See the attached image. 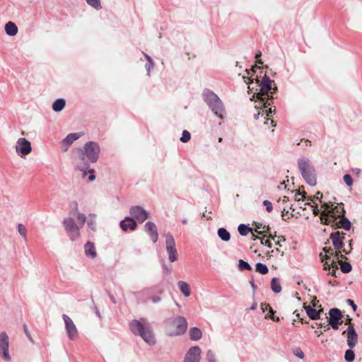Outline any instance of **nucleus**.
Segmentation results:
<instances>
[{
	"mask_svg": "<svg viewBox=\"0 0 362 362\" xmlns=\"http://www.w3.org/2000/svg\"><path fill=\"white\" fill-rule=\"evenodd\" d=\"M101 149L96 141H90L78 149V162L77 169L83 173V177L89 174L88 180L93 182L95 180V170L90 168V163H95L99 159Z\"/></svg>",
	"mask_w": 362,
	"mask_h": 362,
	"instance_id": "nucleus-1",
	"label": "nucleus"
},
{
	"mask_svg": "<svg viewBox=\"0 0 362 362\" xmlns=\"http://www.w3.org/2000/svg\"><path fill=\"white\" fill-rule=\"evenodd\" d=\"M202 97L215 117L221 120L226 118L227 113L225 105L216 93L209 88H204Z\"/></svg>",
	"mask_w": 362,
	"mask_h": 362,
	"instance_id": "nucleus-2",
	"label": "nucleus"
},
{
	"mask_svg": "<svg viewBox=\"0 0 362 362\" xmlns=\"http://www.w3.org/2000/svg\"><path fill=\"white\" fill-rule=\"evenodd\" d=\"M129 329L134 335L141 337L148 345L156 344V339L153 329L144 318L132 320L129 323Z\"/></svg>",
	"mask_w": 362,
	"mask_h": 362,
	"instance_id": "nucleus-3",
	"label": "nucleus"
},
{
	"mask_svg": "<svg viewBox=\"0 0 362 362\" xmlns=\"http://www.w3.org/2000/svg\"><path fill=\"white\" fill-rule=\"evenodd\" d=\"M298 168L305 182L313 187L317 184V176L315 166L311 160L306 157L299 158L297 160Z\"/></svg>",
	"mask_w": 362,
	"mask_h": 362,
	"instance_id": "nucleus-4",
	"label": "nucleus"
},
{
	"mask_svg": "<svg viewBox=\"0 0 362 362\" xmlns=\"http://www.w3.org/2000/svg\"><path fill=\"white\" fill-rule=\"evenodd\" d=\"M259 86V91L252 96L251 100L263 98L274 99L273 95L277 91V87L274 81L271 80L267 75L265 74L262 77Z\"/></svg>",
	"mask_w": 362,
	"mask_h": 362,
	"instance_id": "nucleus-5",
	"label": "nucleus"
},
{
	"mask_svg": "<svg viewBox=\"0 0 362 362\" xmlns=\"http://www.w3.org/2000/svg\"><path fill=\"white\" fill-rule=\"evenodd\" d=\"M164 325L165 334L170 337L184 334L187 327L186 318H167Z\"/></svg>",
	"mask_w": 362,
	"mask_h": 362,
	"instance_id": "nucleus-6",
	"label": "nucleus"
},
{
	"mask_svg": "<svg viewBox=\"0 0 362 362\" xmlns=\"http://www.w3.org/2000/svg\"><path fill=\"white\" fill-rule=\"evenodd\" d=\"M64 230L71 241H75L80 236V226L76 223L72 217H66L62 221Z\"/></svg>",
	"mask_w": 362,
	"mask_h": 362,
	"instance_id": "nucleus-7",
	"label": "nucleus"
},
{
	"mask_svg": "<svg viewBox=\"0 0 362 362\" xmlns=\"http://www.w3.org/2000/svg\"><path fill=\"white\" fill-rule=\"evenodd\" d=\"M339 218L340 215L337 214L334 210L322 211L320 216V219L322 224L331 226V227L333 228H335L337 225V220Z\"/></svg>",
	"mask_w": 362,
	"mask_h": 362,
	"instance_id": "nucleus-8",
	"label": "nucleus"
},
{
	"mask_svg": "<svg viewBox=\"0 0 362 362\" xmlns=\"http://www.w3.org/2000/svg\"><path fill=\"white\" fill-rule=\"evenodd\" d=\"M165 245L169 261L170 262H175L177 259V252L175 247V239L170 233L166 235Z\"/></svg>",
	"mask_w": 362,
	"mask_h": 362,
	"instance_id": "nucleus-9",
	"label": "nucleus"
},
{
	"mask_svg": "<svg viewBox=\"0 0 362 362\" xmlns=\"http://www.w3.org/2000/svg\"><path fill=\"white\" fill-rule=\"evenodd\" d=\"M129 214L131 215L130 217H132L133 219L140 223H144L148 217V211L139 205L132 206L129 209Z\"/></svg>",
	"mask_w": 362,
	"mask_h": 362,
	"instance_id": "nucleus-10",
	"label": "nucleus"
},
{
	"mask_svg": "<svg viewBox=\"0 0 362 362\" xmlns=\"http://www.w3.org/2000/svg\"><path fill=\"white\" fill-rule=\"evenodd\" d=\"M8 337L5 332L0 334V355L6 361H10L11 358L8 351Z\"/></svg>",
	"mask_w": 362,
	"mask_h": 362,
	"instance_id": "nucleus-11",
	"label": "nucleus"
},
{
	"mask_svg": "<svg viewBox=\"0 0 362 362\" xmlns=\"http://www.w3.org/2000/svg\"><path fill=\"white\" fill-rule=\"evenodd\" d=\"M16 151L18 155L23 157L31 152V143L25 138H19L16 142Z\"/></svg>",
	"mask_w": 362,
	"mask_h": 362,
	"instance_id": "nucleus-12",
	"label": "nucleus"
},
{
	"mask_svg": "<svg viewBox=\"0 0 362 362\" xmlns=\"http://www.w3.org/2000/svg\"><path fill=\"white\" fill-rule=\"evenodd\" d=\"M201 349L198 346H194L189 349L185 354L183 362H199L201 358Z\"/></svg>",
	"mask_w": 362,
	"mask_h": 362,
	"instance_id": "nucleus-13",
	"label": "nucleus"
},
{
	"mask_svg": "<svg viewBox=\"0 0 362 362\" xmlns=\"http://www.w3.org/2000/svg\"><path fill=\"white\" fill-rule=\"evenodd\" d=\"M119 226L124 232H127L128 230L134 231L137 228V222L132 217L126 216L119 222Z\"/></svg>",
	"mask_w": 362,
	"mask_h": 362,
	"instance_id": "nucleus-14",
	"label": "nucleus"
},
{
	"mask_svg": "<svg viewBox=\"0 0 362 362\" xmlns=\"http://www.w3.org/2000/svg\"><path fill=\"white\" fill-rule=\"evenodd\" d=\"M65 322V327L69 338L71 340L76 339L78 336V331L76 325L71 318H63Z\"/></svg>",
	"mask_w": 362,
	"mask_h": 362,
	"instance_id": "nucleus-15",
	"label": "nucleus"
},
{
	"mask_svg": "<svg viewBox=\"0 0 362 362\" xmlns=\"http://www.w3.org/2000/svg\"><path fill=\"white\" fill-rule=\"evenodd\" d=\"M144 228L153 243H156L158 238V230L156 224L152 221H148L145 223Z\"/></svg>",
	"mask_w": 362,
	"mask_h": 362,
	"instance_id": "nucleus-16",
	"label": "nucleus"
},
{
	"mask_svg": "<svg viewBox=\"0 0 362 362\" xmlns=\"http://www.w3.org/2000/svg\"><path fill=\"white\" fill-rule=\"evenodd\" d=\"M347 332V345L350 349H353L357 344L358 335L354 327L352 325L349 326Z\"/></svg>",
	"mask_w": 362,
	"mask_h": 362,
	"instance_id": "nucleus-17",
	"label": "nucleus"
},
{
	"mask_svg": "<svg viewBox=\"0 0 362 362\" xmlns=\"http://www.w3.org/2000/svg\"><path fill=\"white\" fill-rule=\"evenodd\" d=\"M329 238L332 240V245L335 249L340 250L343 248L344 238L341 236L340 233L339 231L331 233Z\"/></svg>",
	"mask_w": 362,
	"mask_h": 362,
	"instance_id": "nucleus-18",
	"label": "nucleus"
},
{
	"mask_svg": "<svg viewBox=\"0 0 362 362\" xmlns=\"http://www.w3.org/2000/svg\"><path fill=\"white\" fill-rule=\"evenodd\" d=\"M273 99H268V98H263L260 100H255V101H259V107L255 106L257 109L261 107L263 109H265L266 114L267 116L271 115L272 113L275 112V108L272 109L271 106V103L269 100H272Z\"/></svg>",
	"mask_w": 362,
	"mask_h": 362,
	"instance_id": "nucleus-19",
	"label": "nucleus"
},
{
	"mask_svg": "<svg viewBox=\"0 0 362 362\" xmlns=\"http://www.w3.org/2000/svg\"><path fill=\"white\" fill-rule=\"evenodd\" d=\"M81 136V133H70L62 141V144L66 147L65 150H67L68 147Z\"/></svg>",
	"mask_w": 362,
	"mask_h": 362,
	"instance_id": "nucleus-20",
	"label": "nucleus"
},
{
	"mask_svg": "<svg viewBox=\"0 0 362 362\" xmlns=\"http://www.w3.org/2000/svg\"><path fill=\"white\" fill-rule=\"evenodd\" d=\"M351 227V223L349 219L343 216L339 221H337L335 228H342L346 231L349 230Z\"/></svg>",
	"mask_w": 362,
	"mask_h": 362,
	"instance_id": "nucleus-21",
	"label": "nucleus"
},
{
	"mask_svg": "<svg viewBox=\"0 0 362 362\" xmlns=\"http://www.w3.org/2000/svg\"><path fill=\"white\" fill-rule=\"evenodd\" d=\"M85 254L87 257L95 258L97 255L93 243L87 242L84 245Z\"/></svg>",
	"mask_w": 362,
	"mask_h": 362,
	"instance_id": "nucleus-22",
	"label": "nucleus"
},
{
	"mask_svg": "<svg viewBox=\"0 0 362 362\" xmlns=\"http://www.w3.org/2000/svg\"><path fill=\"white\" fill-rule=\"evenodd\" d=\"M5 32L8 36H14L18 33V27L11 21H8L5 25Z\"/></svg>",
	"mask_w": 362,
	"mask_h": 362,
	"instance_id": "nucleus-23",
	"label": "nucleus"
},
{
	"mask_svg": "<svg viewBox=\"0 0 362 362\" xmlns=\"http://www.w3.org/2000/svg\"><path fill=\"white\" fill-rule=\"evenodd\" d=\"M177 286L180 289V291L182 292V293L185 296L188 297L191 294V290L189 285L183 281H179L177 282Z\"/></svg>",
	"mask_w": 362,
	"mask_h": 362,
	"instance_id": "nucleus-24",
	"label": "nucleus"
},
{
	"mask_svg": "<svg viewBox=\"0 0 362 362\" xmlns=\"http://www.w3.org/2000/svg\"><path fill=\"white\" fill-rule=\"evenodd\" d=\"M66 105V100L64 98H58L52 103V110L56 112H61Z\"/></svg>",
	"mask_w": 362,
	"mask_h": 362,
	"instance_id": "nucleus-25",
	"label": "nucleus"
},
{
	"mask_svg": "<svg viewBox=\"0 0 362 362\" xmlns=\"http://www.w3.org/2000/svg\"><path fill=\"white\" fill-rule=\"evenodd\" d=\"M217 234L219 238L224 242H228L230 240V234L225 228H219Z\"/></svg>",
	"mask_w": 362,
	"mask_h": 362,
	"instance_id": "nucleus-26",
	"label": "nucleus"
},
{
	"mask_svg": "<svg viewBox=\"0 0 362 362\" xmlns=\"http://www.w3.org/2000/svg\"><path fill=\"white\" fill-rule=\"evenodd\" d=\"M271 288L275 293H279L281 291V286L279 279L274 277L271 281Z\"/></svg>",
	"mask_w": 362,
	"mask_h": 362,
	"instance_id": "nucleus-27",
	"label": "nucleus"
},
{
	"mask_svg": "<svg viewBox=\"0 0 362 362\" xmlns=\"http://www.w3.org/2000/svg\"><path fill=\"white\" fill-rule=\"evenodd\" d=\"M75 209L76 211V219L78 222V226H80V228H82L85 222L86 221V216L84 214L81 213L78 211V204L77 202H75Z\"/></svg>",
	"mask_w": 362,
	"mask_h": 362,
	"instance_id": "nucleus-28",
	"label": "nucleus"
},
{
	"mask_svg": "<svg viewBox=\"0 0 362 362\" xmlns=\"http://www.w3.org/2000/svg\"><path fill=\"white\" fill-rule=\"evenodd\" d=\"M190 339L194 341H197L202 338V333L197 327H192L189 330Z\"/></svg>",
	"mask_w": 362,
	"mask_h": 362,
	"instance_id": "nucleus-29",
	"label": "nucleus"
},
{
	"mask_svg": "<svg viewBox=\"0 0 362 362\" xmlns=\"http://www.w3.org/2000/svg\"><path fill=\"white\" fill-rule=\"evenodd\" d=\"M303 308L305 309L308 317H318L316 308H313L310 305L303 304Z\"/></svg>",
	"mask_w": 362,
	"mask_h": 362,
	"instance_id": "nucleus-30",
	"label": "nucleus"
},
{
	"mask_svg": "<svg viewBox=\"0 0 362 362\" xmlns=\"http://www.w3.org/2000/svg\"><path fill=\"white\" fill-rule=\"evenodd\" d=\"M251 230L248 225L244 223H240L238 227V233L242 236H246Z\"/></svg>",
	"mask_w": 362,
	"mask_h": 362,
	"instance_id": "nucleus-31",
	"label": "nucleus"
},
{
	"mask_svg": "<svg viewBox=\"0 0 362 362\" xmlns=\"http://www.w3.org/2000/svg\"><path fill=\"white\" fill-rule=\"evenodd\" d=\"M328 320L329 325L331 327L337 330L339 329V326L342 324L343 320L342 318H327Z\"/></svg>",
	"mask_w": 362,
	"mask_h": 362,
	"instance_id": "nucleus-32",
	"label": "nucleus"
},
{
	"mask_svg": "<svg viewBox=\"0 0 362 362\" xmlns=\"http://www.w3.org/2000/svg\"><path fill=\"white\" fill-rule=\"evenodd\" d=\"M255 270L261 274H266L269 272V269L265 264L257 262L255 264Z\"/></svg>",
	"mask_w": 362,
	"mask_h": 362,
	"instance_id": "nucleus-33",
	"label": "nucleus"
},
{
	"mask_svg": "<svg viewBox=\"0 0 362 362\" xmlns=\"http://www.w3.org/2000/svg\"><path fill=\"white\" fill-rule=\"evenodd\" d=\"M238 267L240 271L252 270V267L250 266V264L247 262H246L243 259H239V261H238Z\"/></svg>",
	"mask_w": 362,
	"mask_h": 362,
	"instance_id": "nucleus-34",
	"label": "nucleus"
},
{
	"mask_svg": "<svg viewBox=\"0 0 362 362\" xmlns=\"http://www.w3.org/2000/svg\"><path fill=\"white\" fill-rule=\"evenodd\" d=\"M344 359L346 362H353L355 359L354 351L349 349L345 351Z\"/></svg>",
	"mask_w": 362,
	"mask_h": 362,
	"instance_id": "nucleus-35",
	"label": "nucleus"
},
{
	"mask_svg": "<svg viewBox=\"0 0 362 362\" xmlns=\"http://www.w3.org/2000/svg\"><path fill=\"white\" fill-rule=\"evenodd\" d=\"M86 1L89 6L94 8L95 10L98 11L102 8L100 0H86Z\"/></svg>",
	"mask_w": 362,
	"mask_h": 362,
	"instance_id": "nucleus-36",
	"label": "nucleus"
},
{
	"mask_svg": "<svg viewBox=\"0 0 362 362\" xmlns=\"http://www.w3.org/2000/svg\"><path fill=\"white\" fill-rule=\"evenodd\" d=\"M329 317H344L341 310L337 308H333L328 311Z\"/></svg>",
	"mask_w": 362,
	"mask_h": 362,
	"instance_id": "nucleus-37",
	"label": "nucleus"
},
{
	"mask_svg": "<svg viewBox=\"0 0 362 362\" xmlns=\"http://www.w3.org/2000/svg\"><path fill=\"white\" fill-rule=\"evenodd\" d=\"M340 269L342 273L348 274L352 270V266L349 262H345L341 264Z\"/></svg>",
	"mask_w": 362,
	"mask_h": 362,
	"instance_id": "nucleus-38",
	"label": "nucleus"
},
{
	"mask_svg": "<svg viewBox=\"0 0 362 362\" xmlns=\"http://www.w3.org/2000/svg\"><path fill=\"white\" fill-rule=\"evenodd\" d=\"M334 211L337 214L340 215L341 217V215L345 214L344 204L342 203L337 204V205H335L334 207Z\"/></svg>",
	"mask_w": 362,
	"mask_h": 362,
	"instance_id": "nucleus-39",
	"label": "nucleus"
},
{
	"mask_svg": "<svg viewBox=\"0 0 362 362\" xmlns=\"http://www.w3.org/2000/svg\"><path fill=\"white\" fill-rule=\"evenodd\" d=\"M253 226H255V231L258 233V234H262L263 232L261 231V230H258V229H260V228H267V231L269 232L270 228L269 226H262V223H258V222H256V221H254L253 223H252Z\"/></svg>",
	"mask_w": 362,
	"mask_h": 362,
	"instance_id": "nucleus-40",
	"label": "nucleus"
},
{
	"mask_svg": "<svg viewBox=\"0 0 362 362\" xmlns=\"http://www.w3.org/2000/svg\"><path fill=\"white\" fill-rule=\"evenodd\" d=\"M191 139V134L187 130H183L182 136L180 137V140L182 143H187Z\"/></svg>",
	"mask_w": 362,
	"mask_h": 362,
	"instance_id": "nucleus-41",
	"label": "nucleus"
},
{
	"mask_svg": "<svg viewBox=\"0 0 362 362\" xmlns=\"http://www.w3.org/2000/svg\"><path fill=\"white\" fill-rule=\"evenodd\" d=\"M206 360L208 362H218L215 354L211 349L206 352Z\"/></svg>",
	"mask_w": 362,
	"mask_h": 362,
	"instance_id": "nucleus-42",
	"label": "nucleus"
},
{
	"mask_svg": "<svg viewBox=\"0 0 362 362\" xmlns=\"http://www.w3.org/2000/svg\"><path fill=\"white\" fill-rule=\"evenodd\" d=\"M332 268L329 272V274H331L332 276L337 277L338 276H337L338 267H337V265L336 264V262L334 259L332 260ZM338 274H339V273H338Z\"/></svg>",
	"mask_w": 362,
	"mask_h": 362,
	"instance_id": "nucleus-43",
	"label": "nucleus"
},
{
	"mask_svg": "<svg viewBox=\"0 0 362 362\" xmlns=\"http://www.w3.org/2000/svg\"><path fill=\"white\" fill-rule=\"evenodd\" d=\"M321 206L324 209L323 211H327L329 210H334V204L332 202H323Z\"/></svg>",
	"mask_w": 362,
	"mask_h": 362,
	"instance_id": "nucleus-44",
	"label": "nucleus"
},
{
	"mask_svg": "<svg viewBox=\"0 0 362 362\" xmlns=\"http://www.w3.org/2000/svg\"><path fill=\"white\" fill-rule=\"evenodd\" d=\"M293 354L298 358L303 359L304 358V353L299 347L293 348Z\"/></svg>",
	"mask_w": 362,
	"mask_h": 362,
	"instance_id": "nucleus-45",
	"label": "nucleus"
},
{
	"mask_svg": "<svg viewBox=\"0 0 362 362\" xmlns=\"http://www.w3.org/2000/svg\"><path fill=\"white\" fill-rule=\"evenodd\" d=\"M148 290L145 289L139 292H132V294L135 297V298L137 300L138 303L139 302V299L144 296L146 293H148Z\"/></svg>",
	"mask_w": 362,
	"mask_h": 362,
	"instance_id": "nucleus-46",
	"label": "nucleus"
},
{
	"mask_svg": "<svg viewBox=\"0 0 362 362\" xmlns=\"http://www.w3.org/2000/svg\"><path fill=\"white\" fill-rule=\"evenodd\" d=\"M343 180L348 187H351L353 185V179L349 174H345L343 177Z\"/></svg>",
	"mask_w": 362,
	"mask_h": 362,
	"instance_id": "nucleus-47",
	"label": "nucleus"
},
{
	"mask_svg": "<svg viewBox=\"0 0 362 362\" xmlns=\"http://www.w3.org/2000/svg\"><path fill=\"white\" fill-rule=\"evenodd\" d=\"M18 230L21 236H23V238L26 237L27 229L22 223H19L18 225Z\"/></svg>",
	"mask_w": 362,
	"mask_h": 362,
	"instance_id": "nucleus-48",
	"label": "nucleus"
},
{
	"mask_svg": "<svg viewBox=\"0 0 362 362\" xmlns=\"http://www.w3.org/2000/svg\"><path fill=\"white\" fill-rule=\"evenodd\" d=\"M322 197V193L321 192L318 191V192H317V193L315 194V196L313 197H308V198H306V199L308 201H312V202H313L314 199H316V200H319V202H322V201H321Z\"/></svg>",
	"mask_w": 362,
	"mask_h": 362,
	"instance_id": "nucleus-49",
	"label": "nucleus"
},
{
	"mask_svg": "<svg viewBox=\"0 0 362 362\" xmlns=\"http://www.w3.org/2000/svg\"><path fill=\"white\" fill-rule=\"evenodd\" d=\"M263 205L265 206L266 211L267 212L270 213L272 211L273 206H272V204L271 202H269V200H264L263 202Z\"/></svg>",
	"mask_w": 362,
	"mask_h": 362,
	"instance_id": "nucleus-50",
	"label": "nucleus"
},
{
	"mask_svg": "<svg viewBox=\"0 0 362 362\" xmlns=\"http://www.w3.org/2000/svg\"><path fill=\"white\" fill-rule=\"evenodd\" d=\"M88 226L91 230L95 231L96 230L95 221L93 218H90V220H88Z\"/></svg>",
	"mask_w": 362,
	"mask_h": 362,
	"instance_id": "nucleus-51",
	"label": "nucleus"
},
{
	"mask_svg": "<svg viewBox=\"0 0 362 362\" xmlns=\"http://www.w3.org/2000/svg\"><path fill=\"white\" fill-rule=\"evenodd\" d=\"M23 330H24V332L25 334V335L27 336V337L28 338L29 341L34 344V341L29 332V330H28V326L26 325H23Z\"/></svg>",
	"mask_w": 362,
	"mask_h": 362,
	"instance_id": "nucleus-52",
	"label": "nucleus"
},
{
	"mask_svg": "<svg viewBox=\"0 0 362 362\" xmlns=\"http://www.w3.org/2000/svg\"><path fill=\"white\" fill-rule=\"evenodd\" d=\"M327 259L331 261L330 264H329L328 262H326L323 265V269L325 271H330V269L332 268V260L330 257H327Z\"/></svg>",
	"mask_w": 362,
	"mask_h": 362,
	"instance_id": "nucleus-53",
	"label": "nucleus"
},
{
	"mask_svg": "<svg viewBox=\"0 0 362 362\" xmlns=\"http://www.w3.org/2000/svg\"><path fill=\"white\" fill-rule=\"evenodd\" d=\"M316 309L317 312V316L320 317L322 315H327V313H325L324 308L322 307L321 305L317 306Z\"/></svg>",
	"mask_w": 362,
	"mask_h": 362,
	"instance_id": "nucleus-54",
	"label": "nucleus"
},
{
	"mask_svg": "<svg viewBox=\"0 0 362 362\" xmlns=\"http://www.w3.org/2000/svg\"><path fill=\"white\" fill-rule=\"evenodd\" d=\"M347 304L351 306L353 310L356 312L357 310V305L355 304L354 301L351 299H347L346 300Z\"/></svg>",
	"mask_w": 362,
	"mask_h": 362,
	"instance_id": "nucleus-55",
	"label": "nucleus"
},
{
	"mask_svg": "<svg viewBox=\"0 0 362 362\" xmlns=\"http://www.w3.org/2000/svg\"><path fill=\"white\" fill-rule=\"evenodd\" d=\"M243 79L246 83L249 84V86H247V88H248V93H250V91L251 90L250 85L253 83V79L248 78V77H245V76H243Z\"/></svg>",
	"mask_w": 362,
	"mask_h": 362,
	"instance_id": "nucleus-56",
	"label": "nucleus"
},
{
	"mask_svg": "<svg viewBox=\"0 0 362 362\" xmlns=\"http://www.w3.org/2000/svg\"><path fill=\"white\" fill-rule=\"evenodd\" d=\"M153 66V61L147 62V63L145 65V67L148 72V74H149V72Z\"/></svg>",
	"mask_w": 362,
	"mask_h": 362,
	"instance_id": "nucleus-57",
	"label": "nucleus"
},
{
	"mask_svg": "<svg viewBox=\"0 0 362 362\" xmlns=\"http://www.w3.org/2000/svg\"><path fill=\"white\" fill-rule=\"evenodd\" d=\"M262 55V52L261 51H257L256 53H255V58L257 59L256 61V63L258 64H263V62L259 59V57Z\"/></svg>",
	"mask_w": 362,
	"mask_h": 362,
	"instance_id": "nucleus-58",
	"label": "nucleus"
},
{
	"mask_svg": "<svg viewBox=\"0 0 362 362\" xmlns=\"http://www.w3.org/2000/svg\"><path fill=\"white\" fill-rule=\"evenodd\" d=\"M163 272L165 274H170L171 273V268L168 267L165 264H163Z\"/></svg>",
	"mask_w": 362,
	"mask_h": 362,
	"instance_id": "nucleus-59",
	"label": "nucleus"
},
{
	"mask_svg": "<svg viewBox=\"0 0 362 362\" xmlns=\"http://www.w3.org/2000/svg\"><path fill=\"white\" fill-rule=\"evenodd\" d=\"M312 206L313 207V214L315 216H317L320 212V209H318L317 205L316 204V205Z\"/></svg>",
	"mask_w": 362,
	"mask_h": 362,
	"instance_id": "nucleus-60",
	"label": "nucleus"
},
{
	"mask_svg": "<svg viewBox=\"0 0 362 362\" xmlns=\"http://www.w3.org/2000/svg\"><path fill=\"white\" fill-rule=\"evenodd\" d=\"M107 294H108V296H109L110 300L112 301V303H113L114 304H116L117 303V300H116L115 297L112 293H110V292H108Z\"/></svg>",
	"mask_w": 362,
	"mask_h": 362,
	"instance_id": "nucleus-61",
	"label": "nucleus"
},
{
	"mask_svg": "<svg viewBox=\"0 0 362 362\" xmlns=\"http://www.w3.org/2000/svg\"><path fill=\"white\" fill-rule=\"evenodd\" d=\"M287 214H288V211L286 210V209H284L283 211H281V216H282V219L285 221H287V219L285 218V216Z\"/></svg>",
	"mask_w": 362,
	"mask_h": 362,
	"instance_id": "nucleus-62",
	"label": "nucleus"
},
{
	"mask_svg": "<svg viewBox=\"0 0 362 362\" xmlns=\"http://www.w3.org/2000/svg\"><path fill=\"white\" fill-rule=\"evenodd\" d=\"M261 243L262 245H265L268 248H272V243L269 241L264 242L263 240H261Z\"/></svg>",
	"mask_w": 362,
	"mask_h": 362,
	"instance_id": "nucleus-63",
	"label": "nucleus"
},
{
	"mask_svg": "<svg viewBox=\"0 0 362 362\" xmlns=\"http://www.w3.org/2000/svg\"><path fill=\"white\" fill-rule=\"evenodd\" d=\"M250 284L251 285L252 289H253V292L255 293V290L257 289V286L255 285V281L253 279H252L250 281Z\"/></svg>",
	"mask_w": 362,
	"mask_h": 362,
	"instance_id": "nucleus-64",
	"label": "nucleus"
}]
</instances>
